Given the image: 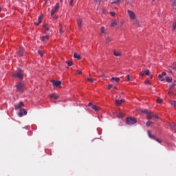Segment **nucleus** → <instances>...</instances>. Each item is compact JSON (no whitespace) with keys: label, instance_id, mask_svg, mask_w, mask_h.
<instances>
[{"label":"nucleus","instance_id":"nucleus-36","mask_svg":"<svg viewBox=\"0 0 176 176\" xmlns=\"http://www.w3.org/2000/svg\"><path fill=\"white\" fill-rule=\"evenodd\" d=\"M126 78H127V80H133V78L130 77V75H127L126 76Z\"/></svg>","mask_w":176,"mask_h":176},{"label":"nucleus","instance_id":"nucleus-50","mask_svg":"<svg viewBox=\"0 0 176 176\" xmlns=\"http://www.w3.org/2000/svg\"><path fill=\"white\" fill-rule=\"evenodd\" d=\"M157 142H160V140L159 139H155Z\"/></svg>","mask_w":176,"mask_h":176},{"label":"nucleus","instance_id":"nucleus-43","mask_svg":"<svg viewBox=\"0 0 176 176\" xmlns=\"http://www.w3.org/2000/svg\"><path fill=\"white\" fill-rule=\"evenodd\" d=\"M76 72H77V74H78V75H82V71H80V70H77Z\"/></svg>","mask_w":176,"mask_h":176},{"label":"nucleus","instance_id":"nucleus-11","mask_svg":"<svg viewBox=\"0 0 176 176\" xmlns=\"http://www.w3.org/2000/svg\"><path fill=\"white\" fill-rule=\"evenodd\" d=\"M166 72H163L162 74H159L158 78L161 82H164V78H162L163 76H166Z\"/></svg>","mask_w":176,"mask_h":176},{"label":"nucleus","instance_id":"nucleus-12","mask_svg":"<svg viewBox=\"0 0 176 176\" xmlns=\"http://www.w3.org/2000/svg\"><path fill=\"white\" fill-rule=\"evenodd\" d=\"M123 102H124V99H122L120 100H116V105L117 107H120V105H122V104H123Z\"/></svg>","mask_w":176,"mask_h":176},{"label":"nucleus","instance_id":"nucleus-20","mask_svg":"<svg viewBox=\"0 0 176 176\" xmlns=\"http://www.w3.org/2000/svg\"><path fill=\"white\" fill-rule=\"evenodd\" d=\"M50 98H54V100H57L58 98V96H57L56 94H52L50 95Z\"/></svg>","mask_w":176,"mask_h":176},{"label":"nucleus","instance_id":"nucleus-51","mask_svg":"<svg viewBox=\"0 0 176 176\" xmlns=\"http://www.w3.org/2000/svg\"><path fill=\"white\" fill-rule=\"evenodd\" d=\"M174 107H176V102L175 101L174 102Z\"/></svg>","mask_w":176,"mask_h":176},{"label":"nucleus","instance_id":"nucleus-42","mask_svg":"<svg viewBox=\"0 0 176 176\" xmlns=\"http://www.w3.org/2000/svg\"><path fill=\"white\" fill-rule=\"evenodd\" d=\"M142 113H146V115H147L148 113H149V111L148 110H144V111H142Z\"/></svg>","mask_w":176,"mask_h":176},{"label":"nucleus","instance_id":"nucleus-46","mask_svg":"<svg viewBox=\"0 0 176 176\" xmlns=\"http://www.w3.org/2000/svg\"><path fill=\"white\" fill-rule=\"evenodd\" d=\"M110 14H111V16H115V12H110Z\"/></svg>","mask_w":176,"mask_h":176},{"label":"nucleus","instance_id":"nucleus-23","mask_svg":"<svg viewBox=\"0 0 176 176\" xmlns=\"http://www.w3.org/2000/svg\"><path fill=\"white\" fill-rule=\"evenodd\" d=\"M147 133L150 138H153V140H155V136L152 135V132L151 131H148Z\"/></svg>","mask_w":176,"mask_h":176},{"label":"nucleus","instance_id":"nucleus-2","mask_svg":"<svg viewBox=\"0 0 176 176\" xmlns=\"http://www.w3.org/2000/svg\"><path fill=\"white\" fill-rule=\"evenodd\" d=\"M16 89L18 91H20V93H23L24 91V83L19 82L16 85Z\"/></svg>","mask_w":176,"mask_h":176},{"label":"nucleus","instance_id":"nucleus-28","mask_svg":"<svg viewBox=\"0 0 176 176\" xmlns=\"http://www.w3.org/2000/svg\"><path fill=\"white\" fill-rule=\"evenodd\" d=\"M176 30V20L173 23V29L172 31H174Z\"/></svg>","mask_w":176,"mask_h":176},{"label":"nucleus","instance_id":"nucleus-16","mask_svg":"<svg viewBox=\"0 0 176 176\" xmlns=\"http://www.w3.org/2000/svg\"><path fill=\"white\" fill-rule=\"evenodd\" d=\"M43 19V15H41V16L38 17V22H35L34 24L35 25H39L42 23V20Z\"/></svg>","mask_w":176,"mask_h":176},{"label":"nucleus","instance_id":"nucleus-29","mask_svg":"<svg viewBox=\"0 0 176 176\" xmlns=\"http://www.w3.org/2000/svg\"><path fill=\"white\" fill-rule=\"evenodd\" d=\"M151 124H153V122L152 121H148L146 123V127H149V126H151Z\"/></svg>","mask_w":176,"mask_h":176},{"label":"nucleus","instance_id":"nucleus-55","mask_svg":"<svg viewBox=\"0 0 176 176\" xmlns=\"http://www.w3.org/2000/svg\"><path fill=\"white\" fill-rule=\"evenodd\" d=\"M106 1V0H100V1Z\"/></svg>","mask_w":176,"mask_h":176},{"label":"nucleus","instance_id":"nucleus-9","mask_svg":"<svg viewBox=\"0 0 176 176\" xmlns=\"http://www.w3.org/2000/svg\"><path fill=\"white\" fill-rule=\"evenodd\" d=\"M52 83L53 86H54L55 87H58L59 86L61 85V81L52 80Z\"/></svg>","mask_w":176,"mask_h":176},{"label":"nucleus","instance_id":"nucleus-5","mask_svg":"<svg viewBox=\"0 0 176 176\" xmlns=\"http://www.w3.org/2000/svg\"><path fill=\"white\" fill-rule=\"evenodd\" d=\"M89 107H91L92 109H94V111H100V107L96 104H93V103L89 102L88 104Z\"/></svg>","mask_w":176,"mask_h":176},{"label":"nucleus","instance_id":"nucleus-34","mask_svg":"<svg viewBox=\"0 0 176 176\" xmlns=\"http://www.w3.org/2000/svg\"><path fill=\"white\" fill-rule=\"evenodd\" d=\"M38 54L41 56V57L43 56V51L38 50Z\"/></svg>","mask_w":176,"mask_h":176},{"label":"nucleus","instance_id":"nucleus-32","mask_svg":"<svg viewBox=\"0 0 176 176\" xmlns=\"http://www.w3.org/2000/svg\"><path fill=\"white\" fill-rule=\"evenodd\" d=\"M66 63L69 67H72V65L73 64L72 60H67V61H66Z\"/></svg>","mask_w":176,"mask_h":176},{"label":"nucleus","instance_id":"nucleus-38","mask_svg":"<svg viewBox=\"0 0 176 176\" xmlns=\"http://www.w3.org/2000/svg\"><path fill=\"white\" fill-rule=\"evenodd\" d=\"M174 87H175V83H172L170 86V89H174Z\"/></svg>","mask_w":176,"mask_h":176},{"label":"nucleus","instance_id":"nucleus-14","mask_svg":"<svg viewBox=\"0 0 176 176\" xmlns=\"http://www.w3.org/2000/svg\"><path fill=\"white\" fill-rule=\"evenodd\" d=\"M82 19H77V24H78V30H80L82 28Z\"/></svg>","mask_w":176,"mask_h":176},{"label":"nucleus","instance_id":"nucleus-31","mask_svg":"<svg viewBox=\"0 0 176 176\" xmlns=\"http://www.w3.org/2000/svg\"><path fill=\"white\" fill-rule=\"evenodd\" d=\"M166 82H168V83H171V82H173V78H171L170 77H167Z\"/></svg>","mask_w":176,"mask_h":176},{"label":"nucleus","instance_id":"nucleus-41","mask_svg":"<svg viewBox=\"0 0 176 176\" xmlns=\"http://www.w3.org/2000/svg\"><path fill=\"white\" fill-rule=\"evenodd\" d=\"M112 87H113V85H109L107 89H108V90H111V89Z\"/></svg>","mask_w":176,"mask_h":176},{"label":"nucleus","instance_id":"nucleus-40","mask_svg":"<svg viewBox=\"0 0 176 176\" xmlns=\"http://www.w3.org/2000/svg\"><path fill=\"white\" fill-rule=\"evenodd\" d=\"M157 102L158 104H162V102H163V100H162V99H158V100H157Z\"/></svg>","mask_w":176,"mask_h":176},{"label":"nucleus","instance_id":"nucleus-10","mask_svg":"<svg viewBox=\"0 0 176 176\" xmlns=\"http://www.w3.org/2000/svg\"><path fill=\"white\" fill-rule=\"evenodd\" d=\"M49 38H50V36L47 34L45 36L41 37V41L42 42H47V41H49Z\"/></svg>","mask_w":176,"mask_h":176},{"label":"nucleus","instance_id":"nucleus-7","mask_svg":"<svg viewBox=\"0 0 176 176\" xmlns=\"http://www.w3.org/2000/svg\"><path fill=\"white\" fill-rule=\"evenodd\" d=\"M171 2V6H172V11L174 12V13H176V2L175 0H170Z\"/></svg>","mask_w":176,"mask_h":176},{"label":"nucleus","instance_id":"nucleus-53","mask_svg":"<svg viewBox=\"0 0 176 176\" xmlns=\"http://www.w3.org/2000/svg\"><path fill=\"white\" fill-rule=\"evenodd\" d=\"M1 10H2V8L0 7V12H1Z\"/></svg>","mask_w":176,"mask_h":176},{"label":"nucleus","instance_id":"nucleus-3","mask_svg":"<svg viewBox=\"0 0 176 176\" xmlns=\"http://www.w3.org/2000/svg\"><path fill=\"white\" fill-rule=\"evenodd\" d=\"M14 76H16L18 78V79H23V70L21 69H19L16 74L14 75Z\"/></svg>","mask_w":176,"mask_h":176},{"label":"nucleus","instance_id":"nucleus-35","mask_svg":"<svg viewBox=\"0 0 176 176\" xmlns=\"http://www.w3.org/2000/svg\"><path fill=\"white\" fill-rule=\"evenodd\" d=\"M44 28L45 30H46V31H50V28H49V26H47V25H44Z\"/></svg>","mask_w":176,"mask_h":176},{"label":"nucleus","instance_id":"nucleus-19","mask_svg":"<svg viewBox=\"0 0 176 176\" xmlns=\"http://www.w3.org/2000/svg\"><path fill=\"white\" fill-rule=\"evenodd\" d=\"M120 78H118V77H112L111 78V82H120Z\"/></svg>","mask_w":176,"mask_h":176},{"label":"nucleus","instance_id":"nucleus-1","mask_svg":"<svg viewBox=\"0 0 176 176\" xmlns=\"http://www.w3.org/2000/svg\"><path fill=\"white\" fill-rule=\"evenodd\" d=\"M126 122L129 126H131V125L135 124V123H137V120L134 118L129 117L126 118Z\"/></svg>","mask_w":176,"mask_h":176},{"label":"nucleus","instance_id":"nucleus-30","mask_svg":"<svg viewBox=\"0 0 176 176\" xmlns=\"http://www.w3.org/2000/svg\"><path fill=\"white\" fill-rule=\"evenodd\" d=\"M118 118H124V113L120 112L118 115Z\"/></svg>","mask_w":176,"mask_h":176},{"label":"nucleus","instance_id":"nucleus-22","mask_svg":"<svg viewBox=\"0 0 176 176\" xmlns=\"http://www.w3.org/2000/svg\"><path fill=\"white\" fill-rule=\"evenodd\" d=\"M122 0H116L115 1L111 2V5H119Z\"/></svg>","mask_w":176,"mask_h":176},{"label":"nucleus","instance_id":"nucleus-52","mask_svg":"<svg viewBox=\"0 0 176 176\" xmlns=\"http://www.w3.org/2000/svg\"><path fill=\"white\" fill-rule=\"evenodd\" d=\"M114 89H115L116 90H118V87H114Z\"/></svg>","mask_w":176,"mask_h":176},{"label":"nucleus","instance_id":"nucleus-25","mask_svg":"<svg viewBox=\"0 0 176 176\" xmlns=\"http://www.w3.org/2000/svg\"><path fill=\"white\" fill-rule=\"evenodd\" d=\"M100 34H105V27H104V26L101 27Z\"/></svg>","mask_w":176,"mask_h":176},{"label":"nucleus","instance_id":"nucleus-24","mask_svg":"<svg viewBox=\"0 0 176 176\" xmlns=\"http://www.w3.org/2000/svg\"><path fill=\"white\" fill-rule=\"evenodd\" d=\"M74 58H78V60H80V55H78V54L77 53H74Z\"/></svg>","mask_w":176,"mask_h":176},{"label":"nucleus","instance_id":"nucleus-13","mask_svg":"<svg viewBox=\"0 0 176 176\" xmlns=\"http://www.w3.org/2000/svg\"><path fill=\"white\" fill-rule=\"evenodd\" d=\"M149 75V69H144L140 73V76H145Z\"/></svg>","mask_w":176,"mask_h":176},{"label":"nucleus","instance_id":"nucleus-44","mask_svg":"<svg viewBox=\"0 0 176 176\" xmlns=\"http://www.w3.org/2000/svg\"><path fill=\"white\" fill-rule=\"evenodd\" d=\"M72 5H74V0H71L69 3L70 6H72Z\"/></svg>","mask_w":176,"mask_h":176},{"label":"nucleus","instance_id":"nucleus-6","mask_svg":"<svg viewBox=\"0 0 176 176\" xmlns=\"http://www.w3.org/2000/svg\"><path fill=\"white\" fill-rule=\"evenodd\" d=\"M17 54H19V57H23V56H24V48L20 47L17 52Z\"/></svg>","mask_w":176,"mask_h":176},{"label":"nucleus","instance_id":"nucleus-56","mask_svg":"<svg viewBox=\"0 0 176 176\" xmlns=\"http://www.w3.org/2000/svg\"><path fill=\"white\" fill-rule=\"evenodd\" d=\"M60 32H62V30H60Z\"/></svg>","mask_w":176,"mask_h":176},{"label":"nucleus","instance_id":"nucleus-47","mask_svg":"<svg viewBox=\"0 0 176 176\" xmlns=\"http://www.w3.org/2000/svg\"><path fill=\"white\" fill-rule=\"evenodd\" d=\"M133 21V24H138V20H135V21Z\"/></svg>","mask_w":176,"mask_h":176},{"label":"nucleus","instance_id":"nucleus-49","mask_svg":"<svg viewBox=\"0 0 176 176\" xmlns=\"http://www.w3.org/2000/svg\"><path fill=\"white\" fill-rule=\"evenodd\" d=\"M95 3H97L98 2V0H94Z\"/></svg>","mask_w":176,"mask_h":176},{"label":"nucleus","instance_id":"nucleus-17","mask_svg":"<svg viewBox=\"0 0 176 176\" xmlns=\"http://www.w3.org/2000/svg\"><path fill=\"white\" fill-rule=\"evenodd\" d=\"M152 118H153V113H152L151 112L147 113L146 118L149 120L152 119Z\"/></svg>","mask_w":176,"mask_h":176},{"label":"nucleus","instance_id":"nucleus-33","mask_svg":"<svg viewBox=\"0 0 176 176\" xmlns=\"http://www.w3.org/2000/svg\"><path fill=\"white\" fill-rule=\"evenodd\" d=\"M116 25H118V23L116 21H113L111 24V27H115Z\"/></svg>","mask_w":176,"mask_h":176},{"label":"nucleus","instance_id":"nucleus-18","mask_svg":"<svg viewBox=\"0 0 176 176\" xmlns=\"http://www.w3.org/2000/svg\"><path fill=\"white\" fill-rule=\"evenodd\" d=\"M113 54L116 56V57H120V56H122V53L120 52H116V50H114Z\"/></svg>","mask_w":176,"mask_h":176},{"label":"nucleus","instance_id":"nucleus-27","mask_svg":"<svg viewBox=\"0 0 176 176\" xmlns=\"http://www.w3.org/2000/svg\"><path fill=\"white\" fill-rule=\"evenodd\" d=\"M168 126H170L171 130H174L175 129V125L174 124H168Z\"/></svg>","mask_w":176,"mask_h":176},{"label":"nucleus","instance_id":"nucleus-4","mask_svg":"<svg viewBox=\"0 0 176 176\" xmlns=\"http://www.w3.org/2000/svg\"><path fill=\"white\" fill-rule=\"evenodd\" d=\"M127 13L131 19L135 20V13H134V12H133L132 10H128Z\"/></svg>","mask_w":176,"mask_h":176},{"label":"nucleus","instance_id":"nucleus-26","mask_svg":"<svg viewBox=\"0 0 176 176\" xmlns=\"http://www.w3.org/2000/svg\"><path fill=\"white\" fill-rule=\"evenodd\" d=\"M109 42H112V38L107 37L105 40V43H109Z\"/></svg>","mask_w":176,"mask_h":176},{"label":"nucleus","instance_id":"nucleus-57","mask_svg":"<svg viewBox=\"0 0 176 176\" xmlns=\"http://www.w3.org/2000/svg\"><path fill=\"white\" fill-rule=\"evenodd\" d=\"M153 76H151V78H152Z\"/></svg>","mask_w":176,"mask_h":176},{"label":"nucleus","instance_id":"nucleus-37","mask_svg":"<svg viewBox=\"0 0 176 176\" xmlns=\"http://www.w3.org/2000/svg\"><path fill=\"white\" fill-rule=\"evenodd\" d=\"M87 79L88 82H90V83H93V82H94V80L90 78H87Z\"/></svg>","mask_w":176,"mask_h":176},{"label":"nucleus","instance_id":"nucleus-58","mask_svg":"<svg viewBox=\"0 0 176 176\" xmlns=\"http://www.w3.org/2000/svg\"><path fill=\"white\" fill-rule=\"evenodd\" d=\"M175 133H176V131Z\"/></svg>","mask_w":176,"mask_h":176},{"label":"nucleus","instance_id":"nucleus-48","mask_svg":"<svg viewBox=\"0 0 176 176\" xmlns=\"http://www.w3.org/2000/svg\"><path fill=\"white\" fill-rule=\"evenodd\" d=\"M145 84L146 85H151V82H149V80H147L145 82Z\"/></svg>","mask_w":176,"mask_h":176},{"label":"nucleus","instance_id":"nucleus-39","mask_svg":"<svg viewBox=\"0 0 176 176\" xmlns=\"http://www.w3.org/2000/svg\"><path fill=\"white\" fill-rule=\"evenodd\" d=\"M56 12H57V11L52 9L51 11V16H54V14L56 13Z\"/></svg>","mask_w":176,"mask_h":176},{"label":"nucleus","instance_id":"nucleus-54","mask_svg":"<svg viewBox=\"0 0 176 176\" xmlns=\"http://www.w3.org/2000/svg\"><path fill=\"white\" fill-rule=\"evenodd\" d=\"M98 6H100V3H98Z\"/></svg>","mask_w":176,"mask_h":176},{"label":"nucleus","instance_id":"nucleus-45","mask_svg":"<svg viewBox=\"0 0 176 176\" xmlns=\"http://www.w3.org/2000/svg\"><path fill=\"white\" fill-rule=\"evenodd\" d=\"M153 118H155V119H159V116L153 114Z\"/></svg>","mask_w":176,"mask_h":176},{"label":"nucleus","instance_id":"nucleus-8","mask_svg":"<svg viewBox=\"0 0 176 176\" xmlns=\"http://www.w3.org/2000/svg\"><path fill=\"white\" fill-rule=\"evenodd\" d=\"M23 115H27V111H25V109H21L19 113H18V116L19 118H21Z\"/></svg>","mask_w":176,"mask_h":176},{"label":"nucleus","instance_id":"nucleus-21","mask_svg":"<svg viewBox=\"0 0 176 176\" xmlns=\"http://www.w3.org/2000/svg\"><path fill=\"white\" fill-rule=\"evenodd\" d=\"M60 9V4L58 3H56V6L54 8V10L55 12H57Z\"/></svg>","mask_w":176,"mask_h":176},{"label":"nucleus","instance_id":"nucleus-15","mask_svg":"<svg viewBox=\"0 0 176 176\" xmlns=\"http://www.w3.org/2000/svg\"><path fill=\"white\" fill-rule=\"evenodd\" d=\"M15 109H20L21 107H24V102H20L18 104H15Z\"/></svg>","mask_w":176,"mask_h":176}]
</instances>
